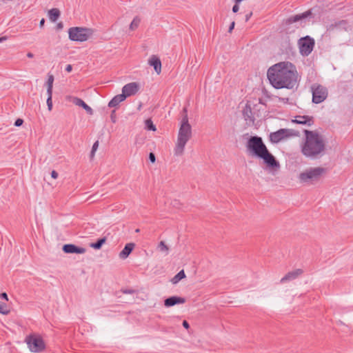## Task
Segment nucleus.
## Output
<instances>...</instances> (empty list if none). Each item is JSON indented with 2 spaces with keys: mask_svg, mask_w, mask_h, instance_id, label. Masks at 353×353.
<instances>
[{
  "mask_svg": "<svg viewBox=\"0 0 353 353\" xmlns=\"http://www.w3.org/2000/svg\"><path fill=\"white\" fill-rule=\"evenodd\" d=\"M312 11L310 10H308L303 13L292 15L288 19L287 23L289 24H292V23L302 21V20L310 17L312 15Z\"/></svg>",
  "mask_w": 353,
  "mask_h": 353,
  "instance_id": "nucleus-13",
  "label": "nucleus"
},
{
  "mask_svg": "<svg viewBox=\"0 0 353 353\" xmlns=\"http://www.w3.org/2000/svg\"><path fill=\"white\" fill-rule=\"evenodd\" d=\"M47 95L48 97H50V99H52V88H47Z\"/></svg>",
  "mask_w": 353,
  "mask_h": 353,
  "instance_id": "nucleus-35",
  "label": "nucleus"
},
{
  "mask_svg": "<svg viewBox=\"0 0 353 353\" xmlns=\"http://www.w3.org/2000/svg\"><path fill=\"white\" fill-rule=\"evenodd\" d=\"M140 232V230H139V229H136L135 232H137V233H138V232Z\"/></svg>",
  "mask_w": 353,
  "mask_h": 353,
  "instance_id": "nucleus-49",
  "label": "nucleus"
},
{
  "mask_svg": "<svg viewBox=\"0 0 353 353\" xmlns=\"http://www.w3.org/2000/svg\"><path fill=\"white\" fill-rule=\"evenodd\" d=\"M185 302V299L181 296H172L165 299L164 305L167 307L174 306L176 304H182Z\"/></svg>",
  "mask_w": 353,
  "mask_h": 353,
  "instance_id": "nucleus-15",
  "label": "nucleus"
},
{
  "mask_svg": "<svg viewBox=\"0 0 353 353\" xmlns=\"http://www.w3.org/2000/svg\"><path fill=\"white\" fill-rule=\"evenodd\" d=\"M9 312L7 304L4 302L0 301V313L2 314H8Z\"/></svg>",
  "mask_w": 353,
  "mask_h": 353,
  "instance_id": "nucleus-26",
  "label": "nucleus"
},
{
  "mask_svg": "<svg viewBox=\"0 0 353 353\" xmlns=\"http://www.w3.org/2000/svg\"><path fill=\"white\" fill-rule=\"evenodd\" d=\"M303 272L301 269H296L294 271L290 272L281 279V283H284L288 281L294 280L301 274H302Z\"/></svg>",
  "mask_w": 353,
  "mask_h": 353,
  "instance_id": "nucleus-17",
  "label": "nucleus"
},
{
  "mask_svg": "<svg viewBox=\"0 0 353 353\" xmlns=\"http://www.w3.org/2000/svg\"><path fill=\"white\" fill-rule=\"evenodd\" d=\"M243 116L244 119L249 123V124H254L255 118L254 117V114L252 111V108L250 104L246 103L245 108H243Z\"/></svg>",
  "mask_w": 353,
  "mask_h": 353,
  "instance_id": "nucleus-14",
  "label": "nucleus"
},
{
  "mask_svg": "<svg viewBox=\"0 0 353 353\" xmlns=\"http://www.w3.org/2000/svg\"><path fill=\"white\" fill-rule=\"evenodd\" d=\"M60 11L57 8H52L48 11V17L51 21L55 22L60 17Z\"/></svg>",
  "mask_w": 353,
  "mask_h": 353,
  "instance_id": "nucleus-22",
  "label": "nucleus"
},
{
  "mask_svg": "<svg viewBox=\"0 0 353 353\" xmlns=\"http://www.w3.org/2000/svg\"><path fill=\"white\" fill-rule=\"evenodd\" d=\"M0 297L1 299H6V300H8V294L6 293V292H2L0 294Z\"/></svg>",
  "mask_w": 353,
  "mask_h": 353,
  "instance_id": "nucleus-41",
  "label": "nucleus"
},
{
  "mask_svg": "<svg viewBox=\"0 0 353 353\" xmlns=\"http://www.w3.org/2000/svg\"><path fill=\"white\" fill-rule=\"evenodd\" d=\"M158 249L162 252H165L166 254H168V247L165 245V242L164 241H161L158 245Z\"/></svg>",
  "mask_w": 353,
  "mask_h": 353,
  "instance_id": "nucleus-28",
  "label": "nucleus"
},
{
  "mask_svg": "<svg viewBox=\"0 0 353 353\" xmlns=\"http://www.w3.org/2000/svg\"><path fill=\"white\" fill-rule=\"evenodd\" d=\"M123 293L124 294H134L135 292L134 290L132 289H125L122 290Z\"/></svg>",
  "mask_w": 353,
  "mask_h": 353,
  "instance_id": "nucleus-34",
  "label": "nucleus"
},
{
  "mask_svg": "<svg viewBox=\"0 0 353 353\" xmlns=\"http://www.w3.org/2000/svg\"><path fill=\"white\" fill-rule=\"evenodd\" d=\"M63 23H62L61 22V23H59L57 24V28H58V29H61V28H63Z\"/></svg>",
  "mask_w": 353,
  "mask_h": 353,
  "instance_id": "nucleus-45",
  "label": "nucleus"
},
{
  "mask_svg": "<svg viewBox=\"0 0 353 353\" xmlns=\"http://www.w3.org/2000/svg\"><path fill=\"white\" fill-rule=\"evenodd\" d=\"M270 84L276 89H293L297 83L296 67L290 62H280L271 66L267 72Z\"/></svg>",
  "mask_w": 353,
  "mask_h": 353,
  "instance_id": "nucleus-1",
  "label": "nucleus"
},
{
  "mask_svg": "<svg viewBox=\"0 0 353 353\" xmlns=\"http://www.w3.org/2000/svg\"><path fill=\"white\" fill-rule=\"evenodd\" d=\"M134 246H135V244L133 243H129L125 244L123 249L119 253V257L123 259H125L127 257H128V256L132 252Z\"/></svg>",
  "mask_w": 353,
  "mask_h": 353,
  "instance_id": "nucleus-20",
  "label": "nucleus"
},
{
  "mask_svg": "<svg viewBox=\"0 0 353 353\" xmlns=\"http://www.w3.org/2000/svg\"><path fill=\"white\" fill-rule=\"evenodd\" d=\"M28 348L32 352L39 353L43 352L46 348L43 340L36 336H28L26 339Z\"/></svg>",
  "mask_w": 353,
  "mask_h": 353,
  "instance_id": "nucleus-9",
  "label": "nucleus"
},
{
  "mask_svg": "<svg viewBox=\"0 0 353 353\" xmlns=\"http://www.w3.org/2000/svg\"><path fill=\"white\" fill-rule=\"evenodd\" d=\"M183 326L185 328V329H188L190 327V325L188 323V322L186 321V320H184L183 321V323H182Z\"/></svg>",
  "mask_w": 353,
  "mask_h": 353,
  "instance_id": "nucleus-43",
  "label": "nucleus"
},
{
  "mask_svg": "<svg viewBox=\"0 0 353 353\" xmlns=\"http://www.w3.org/2000/svg\"><path fill=\"white\" fill-rule=\"evenodd\" d=\"M53 82H54V76L52 74H49L48 80L46 81L47 88H53Z\"/></svg>",
  "mask_w": 353,
  "mask_h": 353,
  "instance_id": "nucleus-29",
  "label": "nucleus"
},
{
  "mask_svg": "<svg viewBox=\"0 0 353 353\" xmlns=\"http://www.w3.org/2000/svg\"><path fill=\"white\" fill-rule=\"evenodd\" d=\"M72 102L76 105L81 107L83 109H84L88 114H93V110L88 104H86L81 99L78 97H74L72 99Z\"/></svg>",
  "mask_w": 353,
  "mask_h": 353,
  "instance_id": "nucleus-19",
  "label": "nucleus"
},
{
  "mask_svg": "<svg viewBox=\"0 0 353 353\" xmlns=\"http://www.w3.org/2000/svg\"><path fill=\"white\" fill-rule=\"evenodd\" d=\"M105 237L100 238L97 239L96 242L92 243L90 244V247L95 250H99L101 248L102 245L105 243Z\"/></svg>",
  "mask_w": 353,
  "mask_h": 353,
  "instance_id": "nucleus-24",
  "label": "nucleus"
},
{
  "mask_svg": "<svg viewBox=\"0 0 353 353\" xmlns=\"http://www.w3.org/2000/svg\"><path fill=\"white\" fill-rule=\"evenodd\" d=\"M95 152H93V150H91L90 152V158L92 159L94 156Z\"/></svg>",
  "mask_w": 353,
  "mask_h": 353,
  "instance_id": "nucleus-48",
  "label": "nucleus"
},
{
  "mask_svg": "<svg viewBox=\"0 0 353 353\" xmlns=\"http://www.w3.org/2000/svg\"><path fill=\"white\" fill-rule=\"evenodd\" d=\"M149 160L151 163H154L156 161L155 154L153 152L149 154Z\"/></svg>",
  "mask_w": 353,
  "mask_h": 353,
  "instance_id": "nucleus-32",
  "label": "nucleus"
},
{
  "mask_svg": "<svg viewBox=\"0 0 353 353\" xmlns=\"http://www.w3.org/2000/svg\"><path fill=\"white\" fill-rule=\"evenodd\" d=\"M65 71L68 72H70L72 70V66L70 64H68L65 67Z\"/></svg>",
  "mask_w": 353,
  "mask_h": 353,
  "instance_id": "nucleus-42",
  "label": "nucleus"
},
{
  "mask_svg": "<svg viewBox=\"0 0 353 353\" xmlns=\"http://www.w3.org/2000/svg\"><path fill=\"white\" fill-rule=\"evenodd\" d=\"M305 141L301 152L306 157L315 159L321 155L325 150V143L322 137L316 132L305 130Z\"/></svg>",
  "mask_w": 353,
  "mask_h": 353,
  "instance_id": "nucleus-3",
  "label": "nucleus"
},
{
  "mask_svg": "<svg viewBox=\"0 0 353 353\" xmlns=\"http://www.w3.org/2000/svg\"><path fill=\"white\" fill-rule=\"evenodd\" d=\"M325 172V169L321 167L310 168L299 175V179L301 183H311L318 181L323 174Z\"/></svg>",
  "mask_w": 353,
  "mask_h": 353,
  "instance_id": "nucleus-5",
  "label": "nucleus"
},
{
  "mask_svg": "<svg viewBox=\"0 0 353 353\" xmlns=\"http://www.w3.org/2000/svg\"><path fill=\"white\" fill-rule=\"evenodd\" d=\"M46 103H47V105H48V109L50 111L52 108V99H50V97H48Z\"/></svg>",
  "mask_w": 353,
  "mask_h": 353,
  "instance_id": "nucleus-31",
  "label": "nucleus"
},
{
  "mask_svg": "<svg viewBox=\"0 0 353 353\" xmlns=\"http://www.w3.org/2000/svg\"><path fill=\"white\" fill-rule=\"evenodd\" d=\"M252 16V12H250L249 13L245 14V21H248L251 17Z\"/></svg>",
  "mask_w": 353,
  "mask_h": 353,
  "instance_id": "nucleus-39",
  "label": "nucleus"
},
{
  "mask_svg": "<svg viewBox=\"0 0 353 353\" xmlns=\"http://www.w3.org/2000/svg\"><path fill=\"white\" fill-rule=\"evenodd\" d=\"M99 147V141H97L94 143V144L92 145V150H93V152H96L97 148Z\"/></svg>",
  "mask_w": 353,
  "mask_h": 353,
  "instance_id": "nucleus-36",
  "label": "nucleus"
},
{
  "mask_svg": "<svg viewBox=\"0 0 353 353\" xmlns=\"http://www.w3.org/2000/svg\"><path fill=\"white\" fill-rule=\"evenodd\" d=\"M6 39H7L6 37H0V43H2L3 41H6Z\"/></svg>",
  "mask_w": 353,
  "mask_h": 353,
  "instance_id": "nucleus-47",
  "label": "nucleus"
},
{
  "mask_svg": "<svg viewBox=\"0 0 353 353\" xmlns=\"http://www.w3.org/2000/svg\"><path fill=\"white\" fill-rule=\"evenodd\" d=\"M139 90V85L136 82L129 83L125 85L122 88V94H124L125 99L128 97L135 94Z\"/></svg>",
  "mask_w": 353,
  "mask_h": 353,
  "instance_id": "nucleus-11",
  "label": "nucleus"
},
{
  "mask_svg": "<svg viewBox=\"0 0 353 353\" xmlns=\"http://www.w3.org/2000/svg\"><path fill=\"white\" fill-rule=\"evenodd\" d=\"M140 19L136 17L134 18L131 23L130 24V30H135L139 25Z\"/></svg>",
  "mask_w": 353,
  "mask_h": 353,
  "instance_id": "nucleus-27",
  "label": "nucleus"
},
{
  "mask_svg": "<svg viewBox=\"0 0 353 353\" xmlns=\"http://www.w3.org/2000/svg\"><path fill=\"white\" fill-rule=\"evenodd\" d=\"M51 176L56 179L58 177V173L55 170L51 172Z\"/></svg>",
  "mask_w": 353,
  "mask_h": 353,
  "instance_id": "nucleus-40",
  "label": "nucleus"
},
{
  "mask_svg": "<svg viewBox=\"0 0 353 353\" xmlns=\"http://www.w3.org/2000/svg\"><path fill=\"white\" fill-rule=\"evenodd\" d=\"M27 57L28 58H32L34 57V54L32 52H28Z\"/></svg>",
  "mask_w": 353,
  "mask_h": 353,
  "instance_id": "nucleus-46",
  "label": "nucleus"
},
{
  "mask_svg": "<svg viewBox=\"0 0 353 353\" xmlns=\"http://www.w3.org/2000/svg\"><path fill=\"white\" fill-rule=\"evenodd\" d=\"M23 123V120L22 119H17L14 122V125L17 127L21 126Z\"/></svg>",
  "mask_w": 353,
  "mask_h": 353,
  "instance_id": "nucleus-33",
  "label": "nucleus"
},
{
  "mask_svg": "<svg viewBox=\"0 0 353 353\" xmlns=\"http://www.w3.org/2000/svg\"><path fill=\"white\" fill-rule=\"evenodd\" d=\"M110 119L112 123H116L117 121V117H116V111L114 110H112L110 114Z\"/></svg>",
  "mask_w": 353,
  "mask_h": 353,
  "instance_id": "nucleus-30",
  "label": "nucleus"
},
{
  "mask_svg": "<svg viewBox=\"0 0 353 353\" xmlns=\"http://www.w3.org/2000/svg\"><path fill=\"white\" fill-rule=\"evenodd\" d=\"M234 26H235V22L234 21H232L230 26H229V29H228V32H232V31L233 30V29L234 28Z\"/></svg>",
  "mask_w": 353,
  "mask_h": 353,
  "instance_id": "nucleus-38",
  "label": "nucleus"
},
{
  "mask_svg": "<svg viewBox=\"0 0 353 353\" xmlns=\"http://www.w3.org/2000/svg\"><path fill=\"white\" fill-rule=\"evenodd\" d=\"M296 135V134L292 129L281 128L276 132H271L269 138L272 143H278L285 139Z\"/></svg>",
  "mask_w": 353,
  "mask_h": 353,
  "instance_id": "nucleus-8",
  "label": "nucleus"
},
{
  "mask_svg": "<svg viewBox=\"0 0 353 353\" xmlns=\"http://www.w3.org/2000/svg\"><path fill=\"white\" fill-rule=\"evenodd\" d=\"M298 45L300 54L302 56L307 57L312 52L315 41L312 37L305 36L299 39Z\"/></svg>",
  "mask_w": 353,
  "mask_h": 353,
  "instance_id": "nucleus-7",
  "label": "nucleus"
},
{
  "mask_svg": "<svg viewBox=\"0 0 353 353\" xmlns=\"http://www.w3.org/2000/svg\"><path fill=\"white\" fill-rule=\"evenodd\" d=\"M148 64L154 68V71L159 74L161 72V61L157 55H152L148 59Z\"/></svg>",
  "mask_w": 353,
  "mask_h": 353,
  "instance_id": "nucleus-16",
  "label": "nucleus"
},
{
  "mask_svg": "<svg viewBox=\"0 0 353 353\" xmlns=\"http://www.w3.org/2000/svg\"><path fill=\"white\" fill-rule=\"evenodd\" d=\"M239 4H236V3H235V4H234V5L233 6V7H232V12H233L234 13H236V12L239 11Z\"/></svg>",
  "mask_w": 353,
  "mask_h": 353,
  "instance_id": "nucleus-37",
  "label": "nucleus"
},
{
  "mask_svg": "<svg viewBox=\"0 0 353 353\" xmlns=\"http://www.w3.org/2000/svg\"><path fill=\"white\" fill-rule=\"evenodd\" d=\"M245 148L248 154L262 159L269 170H277L280 168L279 162L269 151L261 137L251 136L247 141Z\"/></svg>",
  "mask_w": 353,
  "mask_h": 353,
  "instance_id": "nucleus-2",
  "label": "nucleus"
},
{
  "mask_svg": "<svg viewBox=\"0 0 353 353\" xmlns=\"http://www.w3.org/2000/svg\"><path fill=\"white\" fill-rule=\"evenodd\" d=\"M45 23V19H41V20L39 22V26L42 28L44 26Z\"/></svg>",
  "mask_w": 353,
  "mask_h": 353,
  "instance_id": "nucleus-44",
  "label": "nucleus"
},
{
  "mask_svg": "<svg viewBox=\"0 0 353 353\" xmlns=\"http://www.w3.org/2000/svg\"><path fill=\"white\" fill-rule=\"evenodd\" d=\"M192 137V128L188 121V109L184 107L182 110L181 124L179 130L177 143L174 148V154L180 156L183 153L187 142Z\"/></svg>",
  "mask_w": 353,
  "mask_h": 353,
  "instance_id": "nucleus-4",
  "label": "nucleus"
},
{
  "mask_svg": "<svg viewBox=\"0 0 353 353\" xmlns=\"http://www.w3.org/2000/svg\"><path fill=\"white\" fill-rule=\"evenodd\" d=\"M92 34V30L86 28L72 27L68 30L69 39L73 41H85Z\"/></svg>",
  "mask_w": 353,
  "mask_h": 353,
  "instance_id": "nucleus-6",
  "label": "nucleus"
},
{
  "mask_svg": "<svg viewBox=\"0 0 353 353\" xmlns=\"http://www.w3.org/2000/svg\"><path fill=\"white\" fill-rule=\"evenodd\" d=\"M125 99L124 94H120L114 96L108 103V107L114 108L117 107L121 102Z\"/></svg>",
  "mask_w": 353,
  "mask_h": 353,
  "instance_id": "nucleus-21",
  "label": "nucleus"
},
{
  "mask_svg": "<svg viewBox=\"0 0 353 353\" xmlns=\"http://www.w3.org/2000/svg\"><path fill=\"white\" fill-rule=\"evenodd\" d=\"M62 250L67 254H83L86 251L85 248L71 243L63 245Z\"/></svg>",
  "mask_w": 353,
  "mask_h": 353,
  "instance_id": "nucleus-12",
  "label": "nucleus"
},
{
  "mask_svg": "<svg viewBox=\"0 0 353 353\" xmlns=\"http://www.w3.org/2000/svg\"><path fill=\"white\" fill-rule=\"evenodd\" d=\"M312 94V102L321 103L327 97V90L321 85L314 84L311 87Z\"/></svg>",
  "mask_w": 353,
  "mask_h": 353,
  "instance_id": "nucleus-10",
  "label": "nucleus"
},
{
  "mask_svg": "<svg viewBox=\"0 0 353 353\" xmlns=\"http://www.w3.org/2000/svg\"><path fill=\"white\" fill-rule=\"evenodd\" d=\"M292 121L298 124L307 125L308 126L312 125L314 123L313 118L306 115L297 116L296 117V119Z\"/></svg>",
  "mask_w": 353,
  "mask_h": 353,
  "instance_id": "nucleus-18",
  "label": "nucleus"
},
{
  "mask_svg": "<svg viewBox=\"0 0 353 353\" xmlns=\"http://www.w3.org/2000/svg\"><path fill=\"white\" fill-rule=\"evenodd\" d=\"M145 128L148 130L156 131L157 128L150 119H146L145 121Z\"/></svg>",
  "mask_w": 353,
  "mask_h": 353,
  "instance_id": "nucleus-25",
  "label": "nucleus"
},
{
  "mask_svg": "<svg viewBox=\"0 0 353 353\" xmlns=\"http://www.w3.org/2000/svg\"><path fill=\"white\" fill-rule=\"evenodd\" d=\"M185 274L183 270L179 271L172 279L171 282L173 284H176L179 283L181 279L185 278Z\"/></svg>",
  "mask_w": 353,
  "mask_h": 353,
  "instance_id": "nucleus-23",
  "label": "nucleus"
}]
</instances>
